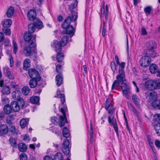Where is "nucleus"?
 I'll return each mask as SVG.
<instances>
[{
	"instance_id": "f257e3e1",
	"label": "nucleus",
	"mask_w": 160,
	"mask_h": 160,
	"mask_svg": "<svg viewBox=\"0 0 160 160\" xmlns=\"http://www.w3.org/2000/svg\"><path fill=\"white\" fill-rule=\"evenodd\" d=\"M78 14L77 12H74L72 13V16L71 17V16L68 17L65 20L62 25V28H66V33L68 34H69L70 36L72 37L75 32V29L73 28V26L72 25H70L71 22H74V26L75 27L77 25V22H75L78 18Z\"/></svg>"
},
{
	"instance_id": "f03ea898",
	"label": "nucleus",
	"mask_w": 160,
	"mask_h": 160,
	"mask_svg": "<svg viewBox=\"0 0 160 160\" xmlns=\"http://www.w3.org/2000/svg\"><path fill=\"white\" fill-rule=\"evenodd\" d=\"M33 46L32 47L29 45L25 46L23 48V52L26 56H32L36 58L37 55L36 48L35 44H33Z\"/></svg>"
},
{
	"instance_id": "7ed1b4c3",
	"label": "nucleus",
	"mask_w": 160,
	"mask_h": 160,
	"mask_svg": "<svg viewBox=\"0 0 160 160\" xmlns=\"http://www.w3.org/2000/svg\"><path fill=\"white\" fill-rule=\"evenodd\" d=\"M105 108L108 111V113L110 114L109 116H111V119L112 117L113 114H114L115 108L113 107V103L112 102V100L110 98H108L107 99Z\"/></svg>"
},
{
	"instance_id": "20e7f679",
	"label": "nucleus",
	"mask_w": 160,
	"mask_h": 160,
	"mask_svg": "<svg viewBox=\"0 0 160 160\" xmlns=\"http://www.w3.org/2000/svg\"><path fill=\"white\" fill-rule=\"evenodd\" d=\"M117 80H115L112 84V90L116 89V88L119 86L121 84V85L125 81V78L123 75H118L116 77Z\"/></svg>"
},
{
	"instance_id": "39448f33",
	"label": "nucleus",
	"mask_w": 160,
	"mask_h": 160,
	"mask_svg": "<svg viewBox=\"0 0 160 160\" xmlns=\"http://www.w3.org/2000/svg\"><path fill=\"white\" fill-rule=\"evenodd\" d=\"M151 59L148 56H145L142 57L139 60L140 66L143 68L148 67L151 62Z\"/></svg>"
},
{
	"instance_id": "423d86ee",
	"label": "nucleus",
	"mask_w": 160,
	"mask_h": 160,
	"mask_svg": "<svg viewBox=\"0 0 160 160\" xmlns=\"http://www.w3.org/2000/svg\"><path fill=\"white\" fill-rule=\"evenodd\" d=\"M121 87L123 95L125 97L127 98L128 99L129 96L128 94L131 93L130 86L127 83L124 82L121 85Z\"/></svg>"
},
{
	"instance_id": "0eeeda50",
	"label": "nucleus",
	"mask_w": 160,
	"mask_h": 160,
	"mask_svg": "<svg viewBox=\"0 0 160 160\" xmlns=\"http://www.w3.org/2000/svg\"><path fill=\"white\" fill-rule=\"evenodd\" d=\"M36 37V36L35 35L32 36L31 33H26L24 35V38L25 41L28 42L31 41V45L35 44Z\"/></svg>"
},
{
	"instance_id": "6e6552de",
	"label": "nucleus",
	"mask_w": 160,
	"mask_h": 160,
	"mask_svg": "<svg viewBox=\"0 0 160 160\" xmlns=\"http://www.w3.org/2000/svg\"><path fill=\"white\" fill-rule=\"evenodd\" d=\"M108 122L111 125L113 126L116 133L117 135H118V128L117 125L116 119L114 116H113L111 119V116H108Z\"/></svg>"
},
{
	"instance_id": "1a4fd4ad",
	"label": "nucleus",
	"mask_w": 160,
	"mask_h": 160,
	"mask_svg": "<svg viewBox=\"0 0 160 160\" xmlns=\"http://www.w3.org/2000/svg\"><path fill=\"white\" fill-rule=\"evenodd\" d=\"M108 6L107 5H106L105 7V3L104 2H103L102 5V7L101 9V19H102V18L105 17V19H107L108 18Z\"/></svg>"
},
{
	"instance_id": "9d476101",
	"label": "nucleus",
	"mask_w": 160,
	"mask_h": 160,
	"mask_svg": "<svg viewBox=\"0 0 160 160\" xmlns=\"http://www.w3.org/2000/svg\"><path fill=\"white\" fill-rule=\"evenodd\" d=\"M28 74L30 77L32 78H37L38 81H40V77L38 72L36 70L33 69H31L28 71Z\"/></svg>"
},
{
	"instance_id": "9b49d317",
	"label": "nucleus",
	"mask_w": 160,
	"mask_h": 160,
	"mask_svg": "<svg viewBox=\"0 0 160 160\" xmlns=\"http://www.w3.org/2000/svg\"><path fill=\"white\" fill-rule=\"evenodd\" d=\"M155 83V81L149 80L145 82V86L147 89L152 90L156 89Z\"/></svg>"
},
{
	"instance_id": "f8f14e48",
	"label": "nucleus",
	"mask_w": 160,
	"mask_h": 160,
	"mask_svg": "<svg viewBox=\"0 0 160 160\" xmlns=\"http://www.w3.org/2000/svg\"><path fill=\"white\" fill-rule=\"evenodd\" d=\"M69 141L66 139L63 142V147L62 151L65 154H68L69 152Z\"/></svg>"
},
{
	"instance_id": "ddd939ff",
	"label": "nucleus",
	"mask_w": 160,
	"mask_h": 160,
	"mask_svg": "<svg viewBox=\"0 0 160 160\" xmlns=\"http://www.w3.org/2000/svg\"><path fill=\"white\" fill-rule=\"evenodd\" d=\"M60 110L62 113L63 116H60V117L61 121L59 124V125L60 127H62L64 125L65 122H67V119L66 114L64 109L61 108Z\"/></svg>"
},
{
	"instance_id": "4468645a",
	"label": "nucleus",
	"mask_w": 160,
	"mask_h": 160,
	"mask_svg": "<svg viewBox=\"0 0 160 160\" xmlns=\"http://www.w3.org/2000/svg\"><path fill=\"white\" fill-rule=\"evenodd\" d=\"M3 73L5 76L8 77L9 79H14V77L13 75L11 73L10 69L8 68L5 67L3 68Z\"/></svg>"
},
{
	"instance_id": "2eb2a0df",
	"label": "nucleus",
	"mask_w": 160,
	"mask_h": 160,
	"mask_svg": "<svg viewBox=\"0 0 160 160\" xmlns=\"http://www.w3.org/2000/svg\"><path fill=\"white\" fill-rule=\"evenodd\" d=\"M27 17L31 21H33L37 18L36 12V11L33 9H31L27 13Z\"/></svg>"
},
{
	"instance_id": "dca6fc26",
	"label": "nucleus",
	"mask_w": 160,
	"mask_h": 160,
	"mask_svg": "<svg viewBox=\"0 0 160 160\" xmlns=\"http://www.w3.org/2000/svg\"><path fill=\"white\" fill-rule=\"evenodd\" d=\"M146 46L147 48V50H149L156 49L157 45L156 42L154 41H150L147 42Z\"/></svg>"
},
{
	"instance_id": "f3484780",
	"label": "nucleus",
	"mask_w": 160,
	"mask_h": 160,
	"mask_svg": "<svg viewBox=\"0 0 160 160\" xmlns=\"http://www.w3.org/2000/svg\"><path fill=\"white\" fill-rule=\"evenodd\" d=\"M12 112H17L20 110V106L18 102L15 101H12L10 105Z\"/></svg>"
},
{
	"instance_id": "a211bd4d",
	"label": "nucleus",
	"mask_w": 160,
	"mask_h": 160,
	"mask_svg": "<svg viewBox=\"0 0 160 160\" xmlns=\"http://www.w3.org/2000/svg\"><path fill=\"white\" fill-rule=\"evenodd\" d=\"M0 92L2 94L8 95L11 92V89L8 86L5 85L0 88Z\"/></svg>"
},
{
	"instance_id": "6ab92c4d",
	"label": "nucleus",
	"mask_w": 160,
	"mask_h": 160,
	"mask_svg": "<svg viewBox=\"0 0 160 160\" xmlns=\"http://www.w3.org/2000/svg\"><path fill=\"white\" fill-rule=\"evenodd\" d=\"M53 47L55 48V51L57 52H60L62 50V47L61 45L58 41H54L52 45Z\"/></svg>"
},
{
	"instance_id": "aec40b11",
	"label": "nucleus",
	"mask_w": 160,
	"mask_h": 160,
	"mask_svg": "<svg viewBox=\"0 0 160 160\" xmlns=\"http://www.w3.org/2000/svg\"><path fill=\"white\" fill-rule=\"evenodd\" d=\"M132 100L136 106L139 108L140 106V99L138 96L135 94L132 95Z\"/></svg>"
},
{
	"instance_id": "412c9836",
	"label": "nucleus",
	"mask_w": 160,
	"mask_h": 160,
	"mask_svg": "<svg viewBox=\"0 0 160 160\" xmlns=\"http://www.w3.org/2000/svg\"><path fill=\"white\" fill-rule=\"evenodd\" d=\"M155 49L149 50H147L146 52L147 56H148L149 57L154 58L157 57L158 54L154 50Z\"/></svg>"
},
{
	"instance_id": "4be33fe9",
	"label": "nucleus",
	"mask_w": 160,
	"mask_h": 160,
	"mask_svg": "<svg viewBox=\"0 0 160 160\" xmlns=\"http://www.w3.org/2000/svg\"><path fill=\"white\" fill-rule=\"evenodd\" d=\"M8 132V126L6 125H2L0 126V134L3 135L6 134Z\"/></svg>"
},
{
	"instance_id": "5701e85b",
	"label": "nucleus",
	"mask_w": 160,
	"mask_h": 160,
	"mask_svg": "<svg viewBox=\"0 0 160 160\" xmlns=\"http://www.w3.org/2000/svg\"><path fill=\"white\" fill-rule=\"evenodd\" d=\"M36 28L38 29H41L43 26V24L42 22L39 19L36 18L33 20V23Z\"/></svg>"
},
{
	"instance_id": "b1692460",
	"label": "nucleus",
	"mask_w": 160,
	"mask_h": 160,
	"mask_svg": "<svg viewBox=\"0 0 160 160\" xmlns=\"http://www.w3.org/2000/svg\"><path fill=\"white\" fill-rule=\"evenodd\" d=\"M119 65V74L118 75H123L124 77H125V74L123 69L124 68L125 65V63L123 62H121V63H119V64H118Z\"/></svg>"
},
{
	"instance_id": "393cba45",
	"label": "nucleus",
	"mask_w": 160,
	"mask_h": 160,
	"mask_svg": "<svg viewBox=\"0 0 160 160\" xmlns=\"http://www.w3.org/2000/svg\"><path fill=\"white\" fill-rule=\"evenodd\" d=\"M21 92L19 90H15L12 92V98L15 100H17L21 97Z\"/></svg>"
},
{
	"instance_id": "a878e982",
	"label": "nucleus",
	"mask_w": 160,
	"mask_h": 160,
	"mask_svg": "<svg viewBox=\"0 0 160 160\" xmlns=\"http://www.w3.org/2000/svg\"><path fill=\"white\" fill-rule=\"evenodd\" d=\"M149 70L152 73H155L158 71V67L156 64H151L149 66Z\"/></svg>"
},
{
	"instance_id": "bb28decb",
	"label": "nucleus",
	"mask_w": 160,
	"mask_h": 160,
	"mask_svg": "<svg viewBox=\"0 0 160 160\" xmlns=\"http://www.w3.org/2000/svg\"><path fill=\"white\" fill-rule=\"evenodd\" d=\"M78 4V1L77 0H74L73 2L72 3V4L71 5H69V9L72 12V13L74 12H72V10H73L74 9H76L77 8ZM78 14V13H77ZM71 17L72 16H72H70Z\"/></svg>"
},
{
	"instance_id": "cd10ccee",
	"label": "nucleus",
	"mask_w": 160,
	"mask_h": 160,
	"mask_svg": "<svg viewBox=\"0 0 160 160\" xmlns=\"http://www.w3.org/2000/svg\"><path fill=\"white\" fill-rule=\"evenodd\" d=\"M56 84L58 87L60 86L63 82L62 78L60 74L57 75L56 76Z\"/></svg>"
},
{
	"instance_id": "c85d7f7f",
	"label": "nucleus",
	"mask_w": 160,
	"mask_h": 160,
	"mask_svg": "<svg viewBox=\"0 0 160 160\" xmlns=\"http://www.w3.org/2000/svg\"><path fill=\"white\" fill-rule=\"evenodd\" d=\"M12 23V21L10 19H5L2 21V26L5 28L10 27Z\"/></svg>"
},
{
	"instance_id": "c756f323",
	"label": "nucleus",
	"mask_w": 160,
	"mask_h": 160,
	"mask_svg": "<svg viewBox=\"0 0 160 160\" xmlns=\"http://www.w3.org/2000/svg\"><path fill=\"white\" fill-rule=\"evenodd\" d=\"M30 60L28 58H26L23 62V69L25 70H27L30 66Z\"/></svg>"
},
{
	"instance_id": "7c9ffc66",
	"label": "nucleus",
	"mask_w": 160,
	"mask_h": 160,
	"mask_svg": "<svg viewBox=\"0 0 160 160\" xmlns=\"http://www.w3.org/2000/svg\"><path fill=\"white\" fill-rule=\"evenodd\" d=\"M14 12V9L13 7H10L7 10L6 15L8 18H10L12 16Z\"/></svg>"
},
{
	"instance_id": "2f4dec72",
	"label": "nucleus",
	"mask_w": 160,
	"mask_h": 160,
	"mask_svg": "<svg viewBox=\"0 0 160 160\" xmlns=\"http://www.w3.org/2000/svg\"><path fill=\"white\" fill-rule=\"evenodd\" d=\"M152 106L157 109L160 110V101L154 99L152 102Z\"/></svg>"
},
{
	"instance_id": "473e14b6",
	"label": "nucleus",
	"mask_w": 160,
	"mask_h": 160,
	"mask_svg": "<svg viewBox=\"0 0 160 160\" xmlns=\"http://www.w3.org/2000/svg\"><path fill=\"white\" fill-rule=\"evenodd\" d=\"M28 119L23 118L20 122V126L22 128H24L28 125Z\"/></svg>"
},
{
	"instance_id": "72a5a7b5",
	"label": "nucleus",
	"mask_w": 160,
	"mask_h": 160,
	"mask_svg": "<svg viewBox=\"0 0 160 160\" xmlns=\"http://www.w3.org/2000/svg\"><path fill=\"white\" fill-rule=\"evenodd\" d=\"M40 81H38L37 78H32L31 80L29 82V85L31 88H33L35 87L37 85L38 82Z\"/></svg>"
},
{
	"instance_id": "f704fd0d",
	"label": "nucleus",
	"mask_w": 160,
	"mask_h": 160,
	"mask_svg": "<svg viewBox=\"0 0 160 160\" xmlns=\"http://www.w3.org/2000/svg\"><path fill=\"white\" fill-rule=\"evenodd\" d=\"M39 97L37 96L32 97L30 98V102L33 104H38L39 103Z\"/></svg>"
},
{
	"instance_id": "c9c22d12",
	"label": "nucleus",
	"mask_w": 160,
	"mask_h": 160,
	"mask_svg": "<svg viewBox=\"0 0 160 160\" xmlns=\"http://www.w3.org/2000/svg\"><path fill=\"white\" fill-rule=\"evenodd\" d=\"M57 97L60 98L62 103L63 104H64L65 100V95L64 94L60 93V91L59 90H57Z\"/></svg>"
},
{
	"instance_id": "e433bc0d",
	"label": "nucleus",
	"mask_w": 160,
	"mask_h": 160,
	"mask_svg": "<svg viewBox=\"0 0 160 160\" xmlns=\"http://www.w3.org/2000/svg\"><path fill=\"white\" fill-rule=\"evenodd\" d=\"M62 134L63 136L66 138H68L70 136V131L67 127H64L63 128Z\"/></svg>"
},
{
	"instance_id": "4c0bfd02",
	"label": "nucleus",
	"mask_w": 160,
	"mask_h": 160,
	"mask_svg": "<svg viewBox=\"0 0 160 160\" xmlns=\"http://www.w3.org/2000/svg\"><path fill=\"white\" fill-rule=\"evenodd\" d=\"M68 37L67 36H65L63 37L61 41V44L62 46H64L68 42Z\"/></svg>"
},
{
	"instance_id": "58836bf2",
	"label": "nucleus",
	"mask_w": 160,
	"mask_h": 160,
	"mask_svg": "<svg viewBox=\"0 0 160 160\" xmlns=\"http://www.w3.org/2000/svg\"><path fill=\"white\" fill-rule=\"evenodd\" d=\"M18 146L19 150L21 152H25L27 150V147L24 143H19Z\"/></svg>"
},
{
	"instance_id": "ea45409f",
	"label": "nucleus",
	"mask_w": 160,
	"mask_h": 160,
	"mask_svg": "<svg viewBox=\"0 0 160 160\" xmlns=\"http://www.w3.org/2000/svg\"><path fill=\"white\" fill-rule=\"evenodd\" d=\"M36 27L32 23L29 24L28 26V31L29 33H32L34 32Z\"/></svg>"
},
{
	"instance_id": "a19ab883",
	"label": "nucleus",
	"mask_w": 160,
	"mask_h": 160,
	"mask_svg": "<svg viewBox=\"0 0 160 160\" xmlns=\"http://www.w3.org/2000/svg\"><path fill=\"white\" fill-rule=\"evenodd\" d=\"M30 92L29 88L28 86L24 87L22 89V93L25 95H27Z\"/></svg>"
},
{
	"instance_id": "79ce46f5",
	"label": "nucleus",
	"mask_w": 160,
	"mask_h": 160,
	"mask_svg": "<svg viewBox=\"0 0 160 160\" xmlns=\"http://www.w3.org/2000/svg\"><path fill=\"white\" fill-rule=\"evenodd\" d=\"M4 109L5 113L7 114H10L12 111L10 105L6 106L4 108Z\"/></svg>"
},
{
	"instance_id": "37998d69",
	"label": "nucleus",
	"mask_w": 160,
	"mask_h": 160,
	"mask_svg": "<svg viewBox=\"0 0 160 160\" xmlns=\"http://www.w3.org/2000/svg\"><path fill=\"white\" fill-rule=\"evenodd\" d=\"M128 106L129 108L136 115H138V112L135 109L131 103H128Z\"/></svg>"
},
{
	"instance_id": "c03bdc74",
	"label": "nucleus",
	"mask_w": 160,
	"mask_h": 160,
	"mask_svg": "<svg viewBox=\"0 0 160 160\" xmlns=\"http://www.w3.org/2000/svg\"><path fill=\"white\" fill-rule=\"evenodd\" d=\"M62 158V153L58 152L56 153L54 157V160H61Z\"/></svg>"
},
{
	"instance_id": "a18cd8bd",
	"label": "nucleus",
	"mask_w": 160,
	"mask_h": 160,
	"mask_svg": "<svg viewBox=\"0 0 160 160\" xmlns=\"http://www.w3.org/2000/svg\"><path fill=\"white\" fill-rule=\"evenodd\" d=\"M64 58V55L62 53H58L56 59L58 62H62Z\"/></svg>"
},
{
	"instance_id": "49530a36",
	"label": "nucleus",
	"mask_w": 160,
	"mask_h": 160,
	"mask_svg": "<svg viewBox=\"0 0 160 160\" xmlns=\"http://www.w3.org/2000/svg\"><path fill=\"white\" fill-rule=\"evenodd\" d=\"M154 128L156 133L160 136V123H158L155 126Z\"/></svg>"
},
{
	"instance_id": "de8ad7c7",
	"label": "nucleus",
	"mask_w": 160,
	"mask_h": 160,
	"mask_svg": "<svg viewBox=\"0 0 160 160\" xmlns=\"http://www.w3.org/2000/svg\"><path fill=\"white\" fill-rule=\"evenodd\" d=\"M9 141L11 145L13 147H16L17 146V144L15 140L12 138H9Z\"/></svg>"
},
{
	"instance_id": "09e8293b",
	"label": "nucleus",
	"mask_w": 160,
	"mask_h": 160,
	"mask_svg": "<svg viewBox=\"0 0 160 160\" xmlns=\"http://www.w3.org/2000/svg\"><path fill=\"white\" fill-rule=\"evenodd\" d=\"M12 46L13 48V52L15 54H16L18 50V45L16 41L14 40L12 41Z\"/></svg>"
},
{
	"instance_id": "8fccbe9b",
	"label": "nucleus",
	"mask_w": 160,
	"mask_h": 160,
	"mask_svg": "<svg viewBox=\"0 0 160 160\" xmlns=\"http://www.w3.org/2000/svg\"><path fill=\"white\" fill-rule=\"evenodd\" d=\"M111 67L113 72L114 74L116 71V65L114 62H112L110 64Z\"/></svg>"
},
{
	"instance_id": "3c124183",
	"label": "nucleus",
	"mask_w": 160,
	"mask_h": 160,
	"mask_svg": "<svg viewBox=\"0 0 160 160\" xmlns=\"http://www.w3.org/2000/svg\"><path fill=\"white\" fill-rule=\"evenodd\" d=\"M18 101V103L20 104V106L22 107H23L24 105L25 102L24 100L21 97L17 100Z\"/></svg>"
},
{
	"instance_id": "603ef678",
	"label": "nucleus",
	"mask_w": 160,
	"mask_h": 160,
	"mask_svg": "<svg viewBox=\"0 0 160 160\" xmlns=\"http://www.w3.org/2000/svg\"><path fill=\"white\" fill-rule=\"evenodd\" d=\"M148 142L152 148H154L153 146V140L150 137L148 136L147 137Z\"/></svg>"
},
{
	"instance_id": "864d4df0",
	"label": "nucleus",
	"mask_w": 160,
	"mask_h": 160,
	"mask_svg": "<svg viewBox=\"0 0 160 160\" xmlns=\"http://www.w3.org/2000/svg\"><path fill=\"white\" fill-rule=\"evenodd\" d=\"M154 120L156 122L160 123V114H156L154 116Z\"/></svg>"
},
{
	"instance_id": "5fc2aeb1",
	"label": "nucleus",
	"mask_w": 160,
	"mask_h": 160,
	"mask_svg": "<svg viewBox=\"0 0 160 160\" xmlns=\"http://www.w3.org/2000/svg\"><path fill=\"white\" fill-rule=\"evenodd\" d=\"M21 160H27V156L26 154L24 152H22L20 156Z\"/></svg>"
},
{
	"instance_id": "6e6d98bb",
	"label": "nucleus",
	"mask_w": 160,
	"mask_h": 160,
	"mask_svg": "<svg viewBox=\"0 0 160 160\" xmlns=\"http://www.w3.org/2000/svg\"><path fill=\"white\" fill-rule=\"evenodd\" d=\"M151 10V7L148 6L145 8L144 9L145 12L147 14H149Z\"/></svg>"
},
{
	"instance_id": "4d7b16f0",
	"label": "nucleus",
	"mask_w": 160,
	"mask_h": 160,
	"mask_svg": "<svg viewBox=\"0 0 160 160\" xmlns=\"http://www.w3.org/2000/svg\"><path fill=\"white\" fill-rule=\"evenodd\" d=\"M10 132H11L12 134H14L16 133V128L14 126L11 125Z\"/></svg>"
},
{
	"instance_id": "13d9d810",
	"label": "nucleus",
	"mask_w": 160,
	"mask_h": 160,
	"mask_svg": "<svg viewBox=\"0 0 160 160\" xmlns=\"http://www.w3.org/2000/svg\"><path fill=\"white\" fill-rule=\"evenodd\" d=\"M2 101L3 104L8 103L9 102V99L6 97H2Z\"/></svg>"
},
{
	"instance_id": "bf43d9fd",
	"label": "nucleus",
	"mask_w": 160,
	"mask_h": 160,
	"mask_svg": "<svg viewBox=\"0 0 160 160\" xmlns=\"http://www.w3.org/2000/svg\"><path fill=\"white\" fill-rule=\"evenodd\" d=\"M155 88L156 89H159L160 88V80L155 81Z\"/></svg>"
},
{
	"instance_id": "052dcab7",
	"label": "nucleus",
	"mask_w": 160,
	"mask_h": 160,
	"mask_svg": "<svg viewBox=\"0 0 160 160\" xmlns=\"http://www.w3.org/2000/svg\"><path fill=\"white\" fill-rule=\"evenodd\" d=\"M62 66L60 65H58L56 66V70L58 73H60L62 69Z\"/></svg>"
},
{
	"instance_id": "680f3d73",
	"label": "nucleus",
	"mask_w": 160,
	"mask_h": 160,
	"mask_svg": "<svg viewBox=\"0 0 160 160\" xmlns=\"http://www.w3.org/2000/svg\"><path fill=\"white\" fill-rule=\"evenodd\" d=\"M141 34L142 35H147V34L146 30L144 27H143L142 28L141 30Z\"/></svg>"
},
{
	"instance_id": "e2e57ef3",
	"label": "nucleus",
	"mask_w": 160,
	"mask_h": 160,
	"mask_svg": "<svg viewBox=\"0 0 160 160\" xmlns=\"http://www.w3.org/2000/svg\"><path fill=\"white\" fill-rule=\"evenodd\" d=\"M10 45V40L8 39H5L4 40V45L5 46H8Z\"/></svg>"
},
{
	"instance_id": "0e129e2a",
	"label": "nucleus",
	"mask_w": 160,
	"mask_h": 160,
	"mask_svg": "<svg viewBox=\"0 0 160 160\" xmlns=\"http://www.w3.org/2000/svg\"><path fill=\"white\" fill-rule=\"evenodd\" d=\"M93 129H90V141L91 142H92L93 139Z\"/></svg>"
},
{
	"instance_id": "69168bd1",
	"label": "nucleus",
	"mask_w": 160,
	"mask_h": 160,
	"mask_svg": "<svg viewBox=\"0 0 160 160\" xmlns=\"http://www.w3.org/2000/svg\"><path fill=\"white\" fill-rule=\"evenodd\" d=\"M4 37L3 33L2 32H0V43H1L4 40Z\"/></svg>"
},
{
	"instance_id": "338daca9",
	"label": "nucleus",
	"mask_w": 160,
	"mask_h": 160,
	"mask_svg": "<svg viewBox=\"0 0 160 160\" xmlns=\"http://www.w3.org/2000/svg\"><path fill=\"white\" fill-rule=\"evenodd\" d=\"M4 33L7 35H10L11 31L9 29H6L4 31Z\"/></svg>"
},
{
	"instance_id": "774afa93",
	"label": "nucleus",
	"mask_w": 160,
	"mask_h": 160,
	"mask_svg": "<svg viewBox=\"0 0 160 160\" xmlns=\"http://www.w3.org/2000/svg\"><path fill=\"white\" fill-rule=\"evenodd\" d=\"M155 145L157 147L160 148V142L159 140H156Z\"/></svg>"
}]
</instances>
